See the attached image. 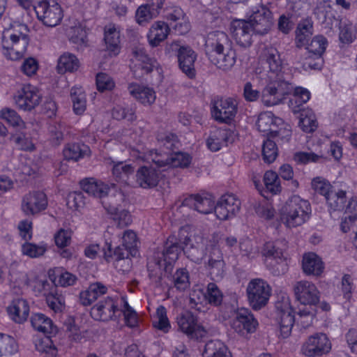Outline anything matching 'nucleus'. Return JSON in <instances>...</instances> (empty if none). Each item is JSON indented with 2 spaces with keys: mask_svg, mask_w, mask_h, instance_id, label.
Listing matches in <instances>:
<instances>
[{
  "mask_svg": "<svg viewBox=\"0 0 357 357\" xmlns=\"http://www.w3.org/2000/svg\"><path fill=\"white\" fill-rule=\"evenodd\" d=\"M266 82L261 92V100L268 107L280 104L293 89L291 82L283 77H276L274 74L266 76Z\"/></svg>",
  "mask_w": 357,
  "mask_h": 357,
  "instance_id": "nucleus-5",
  "label": "nucleus"
},
{
  "mask_svg": "<svg viewBox=\"0 0 357 357\" xmlns=\"http://www.w3.org/2000/svg\"><path fill=\"white\" fill-rule=\"evenodd\" d=\"M1 116L3 119L6 121L10 126L19 130H26L28 126L24 122L17 113L11 109H4L1 110Z\"/></svg>",
  "mask_w": 357,
  "mask_h": 357,
  "instance_id": "nucleus-49",
  "label": "nucleus"
},
{
  "mask_svg": "<svg viewBox=\"0 0 357 357\" xmlns=\"http://www.w3.org/2000/svg\"><path fill=\"white\" fill-rule=\"evenodd\" d=\"M155 166L156 167L142 166L138 169L135 178L139 186L143 188H151L157 185L161 177L162 170L156 165Z\"/></svg>",
  "mask_w": 357,
  "mask_h": 357,
  "instance_id": "nucleus-26",
  "label": "nucleus"
},
{
  "mask_svg": "<svg viewBox=\"0 0 357 357\" xmlns=\"http://www.w3.org/2000/svg\"><path fill=\"white\" fill-rule=\"evenodd\" d=\"M33 328L44 334H54L57 332L56 327L52 319L42 313H35L31 317Z\"/></svg>",
  "mask_w": 357,
  "mask_h": 357,
  "instance_id": "nucleus-36",
  "label": "nucleus"
},
{
  "mask_svg": "<svg viewBox=\"0 0 357 357\" xmlns=\"http://www.w3.org/2000/svg\"><path fill=\"white\" fill-rule=\"evenodd\" d=\"M79 67V61L77 56L71 53H64L60 56L57 63L59 73H73Z\"/></svg>",
  "mask_w": 357,
  "mask_h": 357,
  "instance_id": "nucleus-40",
  "label": "nucleus"
},
{
  "mask_svg": "<svg viewBox=\"0 0 357 357\" xmlns=\"http://www.w3.org/2000/svg\"><path fill=\"white\" fill-rule=\"evenodd\" d=\"M158 141L167 150L174 151L178 149L179 142L176 135L171 132H165L159 134L158 136Z\"/></svg>",
  "mask_w": 357,
  "mask_h": 357,
  "instance_id": "nucleus-62",
  "label": "nucleus"
},
{
  "mask_svg": "<svg viewBox=\"0 0 357 357\" xmlns=\"http://www.w3.org/2000/svg\"><path fill=\"white\" fill-rule=\"evenodd\" d=\"M264 160L266 162H273L278 155V149L275 142L271 139L264 142L262 147Z\"/></svg>",
  "mask_w": 357,
  "mask_h": 357,
  "instance_id": "nucleus-64",
  "label": "nucleus"
},
{
  "mask_svg": "<svg viewBox=\"0 0 357 357\" xmlns=\"http://www.w3.org/2000/svg\"><path fill=\"white\" fill-rule=\"evenodd\" d=\"M128 90L132 98L145 106L151 105L155 101V91L148 86L132 82L128 84Z\"/></svg>",
  "mask_w": 357,
  "mask_h": 357,
  "instance_id": "nucleus-28",
  "label": "nucleus"
},
{
  "mask_svg": "<svg viewBox=\"0 0 357 357\" xmlns=\"http://www.w3.org/2000/svg\"><path fill=\"white\" fill-rule=\"evenodd\" d=\"M286 249L287 243L284 240L268 242L264 246L263 255L273 258L280 264L281 269L278 268V274H283L287 271V258L284 253Z\"/></svg>",
  "mask_w": 357,
  "mask_h": 357,
  "instance_id": "nucleus-21",
  "label": "nucleus"
},
{
  "mask_svg": "<svg viewBox=\"0 0 357 357\" xmlns=\"http://www.w3.org/2000/svg\"><path fill=\"white\" fill-rule=\"evenodd\" d=\"M231 133L227 129H215L210 132L207 139L206 145L212 151H219L223 146H226L229 140Z\"/></svg>",
  "mask_w": 357,
  "mask_h": 357,
  "instance_id": "nucleus-34",
  "label": "nucleus"
},
{
  "mask_svg": "<svg viewBox=\"0 0 357 357\" xmlns=\"http://www.w3.org/2000/svg\"><path fill=\"white\" fill-rule=\"evenodd\" d=\"M17 107L24 111H31L41 102L42 93L35 86L24 85L13 97Z\"/></svg>",
  "mask_w": 357,
  "mask_h": 357,
  "instance_id": "nucleus-13",
  "label": "nucleus"
},
{
  "mask_svg": "<svg viewBox=\"0 0 357 357\" xmlns=\"http://www.w3.org/2000/svg\"><path fill=\"white\" fill-rule=\"evenodd\" d=\"M277 119L279 118L270 112L260 114L256 123L258 130L266 135L271 136L273 129L275 128V123Z\"/></svg>",
  "mask_w": 357,
  "mask_h": 357,
  "instance_id": "nucleus-44",
  "label": "nucleus"
},
{
  "mask_svg": "<svg viewBox=\"0 0 357 357\" xmlns=\"http://www.w3.org/2000/svg\"><path fill=\"white\" fill-rule=\"evenodd\" d=\"M264 182L267 190L273 194L280 191V185L278 174L273 171H267L264 176Z\"/></svg>",
  "mask_w": 357,
  "mask_h": 357,
  "instance_id": "nucleus-61",
  "label": "nucleus"
},
{
  "mask_svg": "<svg viewBox=\"0 0 357 357\" xmlns=\"http://www.w3.org/2000/svg\"><path fill=\"white\" fill-rule=\"evenodd\" d=\"M174 287L178 291H184L190 286L189 274L186 269L181 268L173 275Z\"/></svg>",
  "mask_w": 357,
  "mask_h": 357,
  "instance_id": "nucleus-59",
  "label": "nucleus"
},
{
  "mask_svg": "<svg viewBox=\"0 0 357 357\" xmlns=\"http://www.w3.org/2000/svg\"><path fill=\"white\" fill-rule=\"evenodd\" d=\"M246 292L250 306L258 310L267 304L271 295V287L265 280L255 278L248 284Z\"/></svg>",
  "mask_w": 357,
  "mask_h": 357,
  "instance_id": "nucleus-8",
  "label": "nucleus"
},
{
  "mask_svg": "<svg viewBox=\"0 0 357 357\" xmlns=\"http://www.w3.org/2000/svg\"><path fill=\"white\" fill-rule=\"evenodd\" d=\"M20 282L19 286L23 287L24 286H30L38 296H45V298L52 294L56 291V287L52 282H49L47 279L35 278L34 280H30L26 273H21L20 275Z\"/></svg>",
  "mask_w": 357,
  "mask_h": 357,
  "instance_id": "nucleus-24",
  "label": "nucleus"
},
{
  "mask_svg": "<svg viewBox=\"0 0 357 357\" xmlns=\"http://www.w3.org/2000/svg\"><path fill=\"white\" fill-rule=\"evenodd\" d=\"M81 187L83 191L89 195L100 198L105 196L109 189L108 185L94 178L83 180L81 182Z\"/></svg>",
  "mask_w": 357,
  "mask_h": 357,
  "instance_id": "nucleus-37",
  "label": "nucleus"
},
{
  "mask_svg": "<svg viewBox=\"0 0 357 357\" xmlns=\"http://www.w3.org/2000/svg\"><path fill=\"white\" fill-rule=\"evenodd\" d=\"M70 98L74 112L77 115L82 114L86 108V94L82 88L73 87L70 90Z\"/></svg>",
  "mask_w": 357,
  "mask_h": 357,
  "instance_id": "nucleus-45",
  "label": "nucleus"
},
{
  "mask_svg": "<svg viewBox=\"0 0 357 357\" xmlns=\"http://www.w3.org/2000/svg\"><path fill=\"white\" fill-rule=\"evenodd\" d=\"M137 236L135 231L132 230H126L124 231L122 236L123 246L126 248L127 250H129V253L132 256H135L137 254Z\"/></svg>",
  "mask_w": 357,
  "mask_h": 357,
  "instance_id": "nucleus-57",
  "label": "nucleus"
},
{
  "mask_svg": "<svg viewBox=\"0 0 357 357\" xmlns=\"http://www.w3.org/2000/svg\"><path fill=\"white\" fill-rule=\"evenodd\" d=\"M118 310L116 302L107 298L99 301L91 308V315L96 320L107 321L112 319Z\"/></svg>",
  "mask_w": 357,
  "mask_h": 357,
  "instance_id": "nucleus-27",
  "label": "nucleus"
},
{
  "mask_svg": "<svg viewBox=\"0 0 357 357\" xmlns=\"http://www.w3.org/2000/svg\"><path fill=\"white\" fill-rule=\"evenodd\" d=\"M303 270L307 275H320L324 268L321 258L313 252L305 254L303 257Z\"/></svg>",
  "mask_w": 357,
  "mask_h": 357,
  "instance_id": "nucleus-35",
  "label": "nucleus"
},
{
  "mask_svg": "<svg viewBox=\"0 0 357 357\" xmlns=\"http://www.w3.org/2000/svg\"><path fill=\"white\" fill-rule=\"evenodd\" d=\"M47 204V198L44 192L33 191L23 197L21 208L26 215H34L45 210Z\"/></svg>",
  "mask_w": 357,
  "mask_h": 357,
  "instance_id": "nucleus-19",
  "label": "nucleus"
},
{
  "mask_svg": "<svg viewBox=\"0 0 357 357\" xmlns=\"http://www.w3.org/2000/svg\"><path fill=\"white\" fill-rule=\"evenodd\" d=\"M122 305L121 311L124 315L126 324L129 327H135L137 325L138 317L136 312L128 305L125 298L121 300Z\"/></svg>",
  "mask_w": 357,
  "mask_h": 357,
  "instance_id": "nucleus-60",
  "label": "nucleus"
},
{
  "mask_svg": "<svg viewBox=\"0 0 357 357\" xmlns=\"http://www.w3.org/2000/svg\"><path fill=\"white\" fill-rule=\"evenodd\" d=\"M164 2L165 0H151L139 6L135 12L137 23L141 26L146 25L158 15L159 10L162 8Z\"/></svg>",
  "mask_w": 357,
  "mask_h": 357,
  "instance_id": "nucleus-25",
  "label": "nucleus"
},
{
  "mask_svg": "<svg viewBox=\"0 0 357 357\" xmlns=\"http://www.w3.org/2000/svg\"><path fill=\"white\" fill-rule=\"evenodd\" d=\"M29 29L24 24H14L12 27L3 32V54L8 59L17 61L22 59L26 52L29 43Z\"/></svg>",
  "mask_w": 357,
  "mask_h": 357,
  "instance_id": "nucleus-3",
  "label": "nucleus"
},
{
  "mask_svg": "<svg viewBox=\"0 0 357 357\" xmlns=\"http://www.w3.org/2000/svg\"><path fill=\"white\" fill-rule=\"evenodd\" d=\"M181 206H188L202 214L214 211L215 200L211 195H191L184 199Z\"/></svg>",
  "mask_w": 357,
  "mask_h": 357,
  "instance_id": "nucleus-22",
  "label": "nucleus"
},
{
  "mask_svg": "<svg viewBox=\"0 0 357 357\" xmlns=\"http://www.w3.org/2000/svg\"><path fill=\"white\" fill-rule=\"evenodd\" d=\"M312 187L317 193L323 195L325 199L334 188L328 181L321 177H317L312 180Z\"/></svg>",
  "mask_w": 357,
  "mask_h": 357,
  "instance_id": "nucleus-63",
  "label": "nucleus"
},
{
  "mask_svg": "<svg viewBox=\"0 0 357 357\" xmlns=\"http://www.w3.org/2000/svg\"><path fill=\"white\" fill-rule=\"evenodd\" d=\"M68 35L70 40L77 46L78 50L87 45V33L85 26L82 24H78L71 27Z\"/></svg>",
  "mask_w": 357,
  "mask_h": 357,
  "instance_id": "nucleus-47",
  "label": "nucleus"
},
{
  "mask_svg": "<svg viewBox=\"0 0 357 357\" xmlns=\"http://www.w3.org/2000/svg\"><path fill=\"white\" fill-rule=\"evenodd\" d=\"M154 319L153 322L154 327L164 333L169 331L171 325L167 316V310L164 306L160 305L157 308Z\"/></svg>",
  "mask_w": 357,
  "mask_h": 357,
  "instance_id": "nucleus-51",
  "label": "nucleus"
},
{
  "mask_svg": "<svg viewBox=\"0 0 357 357\" xmlns=\"http://www.w3.org/2000/svg\"><path fill=\"white\" fill-rule=\"evenodd\" d=\"M183 17L184 13L179 8H175L172 13L169 14L168 17L172 21H178V23L175 25V29L178 31L180 34L187 33L190 28L189 24L183 20Z\"/></svg>",
  "mask_w": 357,
  "mask_h": 357,
  "instance_id": "nucleus-58",
  "label": "nucleus"
},
{
  "mask_svg": "<svg viewBox=\"0 0 357 357\" xmlns=\"http://www.w3.org/2000/svg\"><path fill=\"white\" fill-rule=\"evenodd\" d=\"M293 88L291 90L292 98L289 100V105L294 112L299 110V107L306 103L310 98V92L305 88L296 86L291 83Z\"/></svg>",
  "mask_w": 357,
  "mask_h": 357,
  "instance_id": "nucleus-38",
  "label": "nucleus"
},
{
  "mask_svg": "<svg viewBox=\"0 0 357 357\" xmlns=\"http://www.w3.org/2000/svg\"><path fill=\"white\" fill-rule=\"evenodd\" d=\"M328 45L327 39L323 36H316L311 40L307 49L314 56H321Z\"/></svg>",
  "mask_w": 357,
  "mask_h": 357,
  "instance_id": "nucleus-53",
  "label": "nucleus"
},
{
  "mask_svg": "<svg viewBox=\"0 0 357 357\" xmlns=\"http://www.w3.org/2000/svg\"><path fill=\"white\" fill-rule=\"evenodd\" d=\"M158 61L150 58L143 47H137L133 50L130 68L135 78L139 79L154 69L158 70Z\"/></svg>",
  "mask_w": 357,
  "mask_h": 357,
  "instance_id": "nucleus-12",
  "label": "nucleus"
},
{
  "mask_svg": "<svg viewBox=\"0 0 357 357\" xmlns=\"http://www.w3.org/2000/svg\"><path fill=\"white\" fill-rule=\"evenodd\" d=\"M221 235L219 232L204 234H197L192 238H186L184 253L195 263H200L204 259L211 278L219 281L225 275V262L220 248Z\"/></svg>",
  "mask_w": 357,
  "mask_h": 357,
  "instance_id": "nucleus-1",
  "label": "nucleus"
},
{
  "mask_svg": "<svg viewBox=\"0 0 357 357\" xmlns=\"http://www.w3.org/2000/svg\"><path fill=\"white\" fill-rule=\"evenodd\" d=\"M142 160L147 162H153L158 167H164L167 170L171 167H185L191 162V158L187 153L181 152L158 153L154 151H150L144 156H139Z\"/></svg>",
  "mask_w": 357,
  "mask_h": 357,
  "instance_id": "nucleus-6",
  "label": "nucleus"
},
{
  "mask_svg": "<svg viewBox=\"0 0 357 357\" xmlns=\"http://www.w3.org/2000/svg\"><path fill=\"white\" fill-rule=\"evenodd\" d=\"M206 357H231L227 346L220 340H211L205 345Z\"/></svg>",
  "mask_w": 357,
  "mask_h": 357,
  "instance_id": "nucleus-43",
  "label": "nucleus"
},
{
  "mask_svg": "<svg viewBox=\"0 0 357 357\" xmlns=\"http://www.w3.org/2000/svg\"><path fill=\"white\" fill-rule=\"evenodd\" d=\"M241 201L232 194L222 195L216 205L214 212L217 218L220 220H226L236 215L239 211Z\"/></svg>",
  "mask_w": 357,
  "mask_h": 357,
  "instance_id": "nucleus-17",
  "label": "nucleus"
},
{
  "mask_svg": "<svg viewBox=\"0 0 357 357\" xmlns=\"http://www.w3.org/2000/svg\"><path fill=\"white\" fill-rule=\"evenodd\" d=\"M312 34V24L307 20L301 22L296 29V43L298 46L307 44Z\"/></svg>",
  "mask_w": 357,
  "mask_h": 357,
  "instance_id": "nucleus-50",
  "label": "nucleus"
},
{
  "mask_svg": "<svg viewBox=\"0 0 357 357\" xmlns=\"http://www.w3.org/2000/svg\"><path fill=\"white\" fill-rule=\"evenodd\" d=\"M277 320L280 326L281 336L288 337L295 321L290 298L287 295H282L275 303Z\"/></svg>",
  "mask_w": 357,
  "mask_h": 357,
  "instance_id": "nucleus-10",
  "label": "nucleus"
},
{
  "mask_svg": "<svg viewBox=\"0 0 357 357\" xmlns=\"http://www.w3.org/2000/svg\"><path fill=\"white\" fill-rule=\"evenodd\" d=\"M34 10L38 19L46 26H57L63 17V10L55 0L40 1Z\"/></svg>",
  "mask_w": 357,
  "mask_h": 357,
  "instance_id": "nucleus-9",
  "label": "nucleus"
},
{
  "mask_svg": "<svg viewBox=\"0 0 357 357\" xmlns=\"http://www.w3.org/2000/svg\"><path fill=\"white\" fill-rule=\"evenodd\" d=\"M248 22L252 24L255 33L265 34L273 24L272 13L266 7L259 6L252 11Z\"/></svg>",
  "mask_w": 357,
  "mask_h": 357,
  "instance_id": "nucleus-20",
  "label": "nucleus"
},
{
  "mask_svg": "<svg viewBox=\"0 0 357 357\" xmlns=\"http://www.w3.org/2000/svg\"><path fill=\"white\" fill-rule=\"evenodd\" d=\"M9 317L18 324L24 322L29 314V305L26 300L17 298L11 302L7 307Z\"/></svg>",
  "mask_w": 357,
  "mask_h": 357,
  "instance_id": "nucleus-30",
  "label": "nucleus"
},
{
  "mask_svg": "<svg viewBox=\"0 0 357 357\" xmlns=\"http://www.w3.org/2000/svg\"><path fill=\"white\" fill-rule=\"evenodd\" d=\"M310 213V203L298 195H293L280 209V220L287 227H296L304 224Z\"/></svg>",
  "mask_w": 357,
  "mask_h": 357,
  "instance_id": "nucleus-4",
  "label": "nucleus"
},
{
  "mask_svg": "<svg viewBox=\"0 0 357 357\" xmlns=\"http://www.w3.org/2000/svg\"><path fill=\"white\" fill-rule=\"evenodd\" d=\"M104 40L106 51L110 56H115L120 52V31L115 24H109L105 27Z\"/></svg>",
  "mask_w": 357,
  "mask_h": 357,
  "instance_id": "nucleus-31",
  "label": "nucleus"
},
{
  "mask_svg": "<svg viewBox=\"0 0 357 357\" xmlns=\"http://www.w3.org/2000/svg\"><path fill=\"white\" fill-rule=\"evenodd\" d=\"M112 172L117 181L126 182L129 176L134 172L135 168L130 164L126 162L111 161Z\"/></svg>",
  "mask_w": 357,
  "mask_h": 357,
  "instance_id": "nucleus-42",
  "label": "nucleus"
},
{
  "mask_svg": "<svg viewBox=\"0 0 357 357\" xmlns=\"http://www.w3.org/2000/svg\"><path fill=\"white\" fill-rule=\"evenodd\" d=\"M275 123V128L273 129L271 137H278L282 141L288 142L291 135V126L285 123L280 118L277 119Z\"/></svg>",
  "mask_w": 357,
  "mask_h": 357,
  "instance_id": "nucleus-54",
  "label": "nucleus"
},
{
  "mask_svg": "<svg viewBox=\"0 0 357 357\" xmlns=\"http://www.w3.org/2000/svg\"><path fill=\"white\" fill-rule=\"evenodd\" d=\"M262 59L268 65L269 71L267 76H271L274 74L276 77H283L281 73L282 60L278 50L273 47H266L262 54Z\"/></svg>",
  "mask_w": 357,
  "mask_h": 357,
  "instance_id": "nucleus-29",
  "label": "nucleus"
},
{
  "mask_svg": "<svg viewBox=\"0 0 357 357\" xmlns=\"http://www.w3.org/2000/svg\"><path fill=\"white\" fill-rule=\"evenodd\" d=\"M176 324L178 330L190 338L199 339L207 334V331L198 323L197 317L191 312L186 311L178 314Z\"/></svg>",
  "mask_w": 357,
  "mask_h": 357,
  "instance_id": "nucleus-14",
  "label": "nucleus"
},
{
  "mask_svg": "<svg viewBox=\"0 0 357 357\" xmlns=\"http://www.w3.org/2000/svg\"><path fill=\"white\" fill-rule=\"evenodd\" d=\"M170 31L169 25L163 21L155 22L147 33V39L152 47L158 46L168 36Z\"/></svg>",
  "mask_w": 357,
  "mask_h": 357,
  "instance_id": "nucleus-32",
  "label": "nucleus"
},
{
  "mask_svg": "<svg viewBox=\"0 0 357 357\" xmlns=\"http://www.w3.org/2000/svg\"><path fill=\"white\" fill-rule=\"evenodd\" d=\"M231 33L236 43L241 47H248L252 43L255 33L252 24L248 21L236 20L231 24Z\"/></svg>",
  "mask_w": 357,
  "mask_h": 357,
  "instance_id": "nucleus-23",
  "label": "nucleus"
},
{
  "mask_svg": "<svg viewBox=\"0 0 357 357\" xmlns=\"http://www.w3.org/2000/svg\"><path fill=\"white\" fill-rule=\"evenodd\" d=\"M238 112V103L231 98H217L211 102V113L215 121L230 124Z\"/></svg>",
  "mask_w": 357,
  "mask_h": 357,
  "instance_id": "nucleus-11",
  "label": "nucleus"
},
{
  "mask_svg": "<svg viewBox=\"0 0 357 357\" xmlns=\"http://www.w3.org/2000/svg\"><path fill=\"white\" fill-rule=\"evenodd\" d=\"M206 301V293L199 287H195L189 295V305L191 308L200 310L202 303Z\"/></svg>",
  "mask_w": 357,
  "mask_h": 357,
  "instance_id": "nucleus-56",
  "label": "nucleus"
},
{
  "mask_svg": "<svg viewBox=\"0 0 357 357\" xmlns=\"http://www.w3.org/2000/svg\"><path fill=\"white\" fill-rule=\"evenodd\" d=\"M190 236H180L179 242L175 236H169L165 245L164 249L161 252H158L155 255L156 265L160 269L163 268L166 271L168 267L172 266L178 258L181 250L184 251L185 244L183 241L186 238H192Z\"/></svg>",
  "mask_w": 357,
  "mask_h": 357,
  "instance_id": "nucleus-7",
  "label": "nucleus"
},
{
  "mask_svg": "<svg viewBox=\"0 0 357 357\" xmlns=\"http://www.w3.org/2000/svg\"><path fill=\"white\" fill-rule=\"evenodd\" d=\"M296 299L304 305H315L319 301L320 292L312 282L301 280L297 282L294 287Z\"/></svg>",
  "mask_w": 357,
  "mask_h": 357,
  "instance_id": "nucleus-16",
  "label": "nucleus"
},
{
  "mask_svg": "<svg viewBox=\"0 0 357 357\" xmlns=\"http://www.w3.org/2000/svg\"><path fill=\"white\" fill-rule=\"evenodd\" d=\"M17 350L18 346L13 337L0 333V357L14 354Z\"/></svg>",
  "mask_w": 357,
  "mask_h": 357,
  "instance_id": "nucleus-52",
  "label": "nucleus"
},
{
  "mask_svg": "<svg viewBox=\"0 0 357 357\" xmlns=\"http://www.w3.org/2000/svg\"><path fill=\"white\" fill-rule=\"evenodd\" d=\"M197 59L195 52L188 46L183 48L178 55V61L181 70L189 77H193L195 75V61Z\"/></svg>",
  "mask_w": 357,
  "mask_h": 357,
  "instance_id": "nucleus-33",
  "label": "nucleus"
},
{
  "mask_svg": "<svg viewBox=\"0 0 357 357\" xmlns=\"http://www.w3.org/2000/svg\"><path fill=\"white\" fill-rule=\"evenodd\" d=\"M105 207L119 227L127 226L132 222L130 214L128 211L123 208L121 206L110 204Z\"/></svg>",
  "mask_w": 357,
  "mask_h": 357,
  "instance_id": "nucleus-41",
  "label": "nucleus"
},
{
  "mask_svg": "<svg viewBox=\"0 0 357 357\" xmlns=\"http://www.w3.org/2000/svg\"><path fill=\"white\" fill-rule=\"evenodd\" d=\"M22 252L30 258H37L43 256L47 250L45 244L36 245L26 242L22 245Z\"/></svg>",
  "mask_w": 357,
  "mask_h": 357,
  "instance_id": "nucleus-55",
  "label": "nucleus"
},
{
  "mask_svg": "<svg viewBox=\"0 0 357 357\" xmlns=\"http://www.w3.org/2000/svg\"><path fill=\"white\" fill-rule=\"evenodd\" d=\"M328 206L333 211H342L345 208V204L347 200L346 192L333 188L329 195L326 199Z\"/></svg>",
  "mask_w": 357,
  "mask_h": 357,
  "instance_id": "nucleus-46",
  "label": "nucleus"
},
{
  "mask_svg": "<svg viewBox=\"0 0 357 357\" xmlns=\"http://www.w3.org/2000/svg\"><path fill=\"white\" fill-rule=\"evenodd\" d=\"M231 44L228 36L222 31L211 32L206 39V54L209 61L224 73L231 70L236 62V51Z\"/></svg>",
  "mask_w": 357,
  "mask_h": 357,
  "instance_id": "nucleus-2",
  "label": "nucleus"
},
{
  "mask_svg": "<svg viewBox=\"0 0 357 357\" xmlns=\"http://www.w3.org/2000/svg\"><path fill=\"white\" fill-rule=\"evenodd\" d=\"M331 342L326 334L319 333L310 336L301 347L302 353L309 357L320 356L329 352Z\"/></svg>",
  "mask_w": 357,
  "mask_h": 357,
  "instance_id": "nucleus-15",
  "label": "nucleus"
},
{
  "mask_svg": "<svg viewBox=\"0 0 357 357\" xmlns=\"http://www.w3.org/2000/svg\"><path fill=\"white\" fill-rule=\"evenodd\" d=\"M88 146L84 144L71 143L66 145L63 153L66 160L77 161L89 154Z\"/></svg>",
  "mask_w": 357,
  "mask_h": 357,
  "instance_id": "nucleus-39",
  "label": "nucleus"
},
{
  "mask_svg": "<svg viewBox=\"0 0 357 357\" xmlns=\"http://www.w3.org/2000/svg\"><path fill=\"white\" fill-rule=\"evenodd\" d=\"M258 326L257 321L248 309H238L234 314L231 327L236 333L245 335L254 333Z\"/></svg>",
  "mask_w": 357,
  "mask_h": 357,
  "instance_id": "nucleus-18",
  "label": "nucleus"
},
{
  "mask_svg": "<svg viewBox=\"0 0 357 357\" xmlns=\"http://www.w3.org/2000/svg\"><path fill=\"white\" fill-rule=\"evenodd\" d=\"M298 126L305 132H312L316 130L317 119L312 109H305L301 111Z\"/></svg>",
  "mask_w": 357,
  "mask_h": 357,
  "instance_id": "nucleus-48",
  "label": "nucleus"
}]
</instances>
